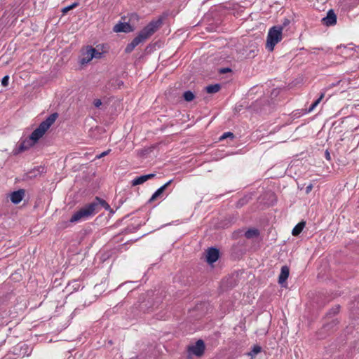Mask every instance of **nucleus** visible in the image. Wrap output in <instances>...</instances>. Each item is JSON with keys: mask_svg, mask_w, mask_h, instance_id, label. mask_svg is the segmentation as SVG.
Returning a JSON list of instances; mask_svg holds the SVG:
<instances>
[{"mask_svg": "<svg viewBox=\"0 0 359 359\" xmlns=\"http://www.w3.org/2000/svg\"><path fill=\"white\" fill-rule=\"evenodd\" d=\"M57 118V114H50L45 121L41 122L39 126L35 129L30 136L22 140L17 150L14 151V154H18L25 150L29 149L34 146L40 138H41L49 128L54 123Z\"/></svg>", "mask_w": 359, "mask_h": 359, "instance_id": "1", "label": "nucleus"}, {"mask_svg": "<svg viewBox=\"0 0 359 359\" xmlns=\"http://www.w3.org/2000/svg\"><path fill=\"white\" fill-rule=\"evenodd\" d=\"M161 25L162 20L161 18L150 22L133 41L138 46L156 32Z\"/></svg>", "mask_w": 359, "mask_h": 359, "instance_id": "2", "label": "nucleus"}, {"mask_svg": "<svg viewBox=\"0 0 359 359\" xmlns=\"http://www.w3.org/2000/svg\"><path fill=\"white\" fill-rule=\"evenodd\" d=\"M96 212H97V204L91 203L74 212L69 222L74 223L87 219L90 217L94 215Z\"/></svg>", "mask_w": 359, "mask_h": 359, "instance_id": "3", "label": "nucleus"}, {"mask_svg": "<svg viewBox=\"0 0 359 359\" xmlns=\"http://www.w3.org/2000/svg\"><path fill=\"white\" fill-rule=\"evenodd\" d=\"M283 26H273L269 29L266 48L269 51H273L275 46L282 40Z\"/></svg>", "mask_w": 359, "mask_h": 359, "instance_id": "4", "label": "nucleus"}, {"mask_svg": "<svg viewBox=\"0 0 359 359\" xmlns=\"http://www.w3.org/2000/svg\"><path fill=\"white\" fill-rule=\"evenodd\" d=\"M205 350V344L202 340H198L195 345L189 346L188 348L189 357L191 358L192 355L196 356H201Z\"/></svg>", "mask_w": 359, "mask_h": 359, "instance_id": "5", "label": "nucleus"}, {"mask_svg": "<svg viewBox=\"0 0 359 359\" xmlns=\"http://www.w3.org/2000/svg\"><path fill=\"white\" fill-rule=\"evenodd\" d=\"M94 48L87 47L86 50L82 53L80 62L82 65L87 64L93 59Z\"/></svg>", "mask_w": 359, "mask_h": 359, "instance_id": "6", "label": "nucleus"}, {"mask_svg": "<svg viewBox=\"0 0 359 359\" xmlns=\"http://www.w3.org/2000/svg\"><path fill=\"white\" fill-rule=\"evenodd\" d=\"M322 21L327 26L335 25L337 22V15L333 10H330L327 13V16L323 18Z\"/></svg>", "mask_w": 359, "mask_h": 359, "instance_id": "7", "label": "nucleus"}, {"mask_svg": "<svg viewBox=\"0 0 359 359\" xmlns=\"http://www.w3.org/2000/svg\"><path fill=\"white\" fill-rule=\"evenodd\" d=\"M219 258V250L216 248H209L207 251L206 259L209 264L215 262Z\"/></svg>", "mask_w": 359, "mask_h": 359, "instance_id": "8", "label": "nucleus"}, {"mask_svg": "<svg viewBox=\"0 0 359 359\" xmlns=\"http://www.w3.org/2000/svg\"><path fill=\"white\" fill-rule=\"evenodd\" d=\"M25 194V191L24 189H19L18 191H13L10 195L11 201L14 204H18L23 199Z\"/></svg>", "mask_w": 359, "mask_h": 359, "instance_id": "9", "label": "nucleus"}, {"mask_svg": "<svg viewBox=\"0 0 359 359\" xmlns=\"http://www.w3.org/2000/svg\"><path fill=\"white\" fill-rule=\"evenodd\" d=\"M115 32H130L133 31L132 26L127 22H120L114 27Z\"/></svg>", "mask_w": 359, "mask_h": 359, "instance_id": "10", "label": "nucleus"}, {"mask_svg": "<svg viewBox=\"0 0 359 359\" xmlns=\"http://www.w3.org/2000/svg\"><path fill=\"white\" fill-rule=\"evenodd\" d=\"M154 176H155V174H148V175H141L140 177L135 178L132 181L131 184L133 186L140 185V184L144 183L147 180L152 179Z\"/></svg>", "mask_w": 359, "mask_h": 359, "instance_id": "11", "label": "nucleus"}, {"mask_svg": "<svg viewBox=\"0 0 359 359\" xmlns=\"http://www.w3.org/2000/svg\"><path fill=\"white\" fill-rule=\"evenodd\" d=\"M289 268L287 266H282L280 273L278 277V283L280 284L285 283L289 276Z\"/></svg>", "mask_w": 359, "mask_h": 359, "instance_id": "12", "label": "nucleus"}, {"mask_svg": "<svg viewBox=\"0 0 359 359\" xmlns=\"http://www.w3.org/2000/svg\"><path fill=\"white\" fill-rule=\"evenodd\" d=\"M92 203H97V208L99 206L103 207L105 210H109L111 214L114 213L113 210L110 208L109 205L99 197L95 198V201H93Z\"/></svg>", "mask_w": 359, "mask_h": 359, "instance_id": "13", "label": "nucleus"}, {"mask_svg": "<svg viewBox=\"0 0 359 359\" xmlns=\"http://www.w3.org/2000/svg\"><path fill=\"white\" fill-rule=\"evenodd\" d=\"M306 225L305 222H300L298 223L292 229V233L293 236H297L302 231L303 229L304 228Z\"/></svg>", "mask_w": 359, "mask_h": 359, "instance_id": "14", "label": "nucleus"}, {"mask_svg": "<svg viewBox=\"0 0 359 359\" xmlns=\"http://www.w3.org/2000/svg\"><path fill=\"white\" fill-rule=\"evenodd\" d=\"M221 87L219 84H214L208 86L205 88L208 93H215L220 90Z\"/></svg>", "mask_w": 359, "mask_h": 359, "instance_id": "15", "label": "nucleus"}, {"mask_svg": "<svg viewBox=\"0 0 359 359\" xmlns=\"http://www.w3.org/2000/svg\"><path fill=\"white\" fill-rule=\"evenodd\" d=\"M165 191V187H161L151 197L149 201H154L156 198H158Z\"/></svg>", "mask_w": 359, "mask_h": 359, "instance_id": "16", "label": "nucleus"}, {"mask_svg": "<svg viewBox=\"0 0 359 359\" xmlns=\"http://www.w3.org/2000/svg\"><path fill=\"white\" fill-rule=\"evenodd\" d=\"M259 235V231L257 229H249L245 233V236L247 238H252L253 237L257 236Z\"/></svg>", "mask_w": 359, "mask_h": 359, "instance_id": "17", "label": "nucleus"}, {"mask_svg": "<svg viewBox=\"0 0 359 359\" xmlns=\"http://www.w3.org/2000/svg\"><path fill=\"white\" fill-rule=\"evenodd\" d=\"M325 97V93H322L319 97V98L316 100L312 104L311 106L310 107L309 109V111L311 112L316 107L317 105L320 102V101L323 100V98Z\"/></svg>", "mask_w": 359, "mask_h": 359, "instance_id": "18", "label": "nucleus"}, {"mask_svg": "<svg viewBox=\"0 0 359 359\" xmlns=\"http://www.w3.org/2000/svg\"><path fill=\"white\" fill-rule=\"evenodd\" d=\"M183 97L186 101L191 102L194 99L195 95L191 91L189 90L184 93Z\"/></svg>", "mask_w": 359, "mask_h": 359, "instance_id": "19", "label": "nucleus"}, {"mask_svg": "<svg viewBox=\"0 0 359 359\" xmlns=\"http://www.w3.org/2000/svg\"><path fill=\"white\" fill-rule=\"evenodd\" d=\"M260 352H261V347L259 346H254L251 352L249 353V355H251L252 357H253Z\"/></svg>", "mask_w": 359, "mask_h": 359, "instance_id": "20", "label": "nucleus"}, {"mask_svg": "<svg viewBox=\"0 0 359 359\" xmlns=\"http://www.w3.org/2000/svg\"><path fill=\"white\" fill-rule=\"evenodd\" d=\"M94 50H95V53H93V58H95V59L100 58L102 57V52L100 51L98 46H97L96 48H94Z\"/></svg>", "mask_w": 359, "mask_h": 359, "instance_id": "21", "label": "nucleus"}, {"mask_svg": "<svg viewBox=\"0 0 359 359\" xmlns=\"http://www.w3.org/2000/svg\"><path fill=\"white\" fill-rule=\"evenodd\" d=\"M77 6V4L74 3L69 6H67V7H65L63 9H62V13H67L69 11H70L71 9L75 8L76 6Z\"/></svg>", "mask_w": 359, "mask_h": 359, "instance_id": "22", "label": "nucleus"}, {"mask_svg": "<svg viewBox=\"0 0 359 359\" xmlns=\"http://www.w3.org/2000/svg\"><path fill=\"white\" fill-rule=\"evenodd\" d=\"M110 151H111V149H108V150H107L105 151H103L100 154L97 155L95 158H97V159H100V158H101L108 155L110 153Z\"/></svg>", "mask_w": 359, "mask_h": 359, "instance_id": "23", "label": "nucleus"}, {"mask_svg": "<svg viewBox=\"0 0 359 359\" xmlns=\"http://www.w3.org/2000/svg\"><path fill=\"white\" fill-rule=\"evenodd\" d=\"M135 48V46L133 44H132V43H130L129 44H128V46L126 48V52L130 53L133 50V49Z\"/></svg>", "mask_w": 359, "mask_h": 359, "instance_id": "24", "label": "nucleus"}, {"mask_svg": "<svg viewBox=\"0 0 359 359\" xmlns=\"http://www.w3.org/2000/svg\"><path fill=\"white\" fill-rule=\"evenodd\" d=\"M8 80H9L8 76H5L4 77H3V79L1 80L2 86H7L8 85Z\"/></svg>", "mask_w": 359, "mask_h": 359, "instance_id": "25", "label": "nucleus"}, {"mask_svg": "<svg viewBox=\"0 0 359 359\" xmlns=\"http://www.w3.org/2000/svg\"><path fill=\"white\" fill-rule=\"evenodd\" d=\"M102 102L101 100H100V99H95L93 101V104L97 108L100 107L102 105Z\"/></svg>", "mask_w": 359, "mask_h": 359, "instance_id": "26", "label": "nucleus"}, {"mask_svg": "<svg viewBox=\"0 0 359 359\" xmlns=\"http://www.w3.org/2000/svg\"><path fill=\"white\" fill-rule=\"evenodd\" d=\"M290 24V20L289 19L285 18L280 26H283V29L284 27L288 26Z\"/></svg>", "mask_w": 359, "mask_h": 359, "instance_id": "27", "label": "nucleus"}, {"mask_svg": "<svg viewBox=\"0 0 359 359\" xmlns=\"http://www.w3.org/2000/svg\"><path fill=\"white\" fill-rule=\"evenodd\" d=\"M233 133L230 132L225 133L222 135V136L220 137V140H224L228 137H233Z\"/></svg>", "mask_w": 359, "mask_h": 359, "instance_id": "28", "label": "nucleus"}, {"mask_svg": "<svg viewBox=\"0 0 359 359\" xmlns=\"http://www.w3.org/2000/svg\"><path fill=\"white\" fill-rule=\"evenodd\" d=\"M313 189V185L311 184L306 188V194H309Z\"/></svg>", "mask_w": 359, "mask_h": 359, "instance_id": "29", "label": "nucleus"}, {"mask_svg": "<svg viewBox=\"0 0 359 359\" xmlns=\"http://www.w3.org/2000/svg\"><path fill=\"white\" fill-rule=\"evenodd\" d=\"M171 182H172V180H170L167 183H165L164 185H163L162 187H165V189L171 184Z\"/></svg>", "mask_w": 359, "mask_h": 359, "instance_id": "30", "label": "nucleus"}, {"mask_svg": "<svg viewBox=\"0 0 359 359\" xmlns=\"http://www.w3.org/2000/svg\"><path fill=\"white\" fill-rule=\"evenodd\" d=\"M337 324V322L336 320H333L332 323H331V327H332L333 326H335Z\"/></svg>", "mask_w": 359, "mask_h": 359, "instance_id": "31", "label": "nucleus"}, {"mask_svg": "<svg viewBox=\"0 0 359 359\" xmlns=\"http://www.w3.org/2000/svg\"><path fill=\"white\" fill-rule=\"evenodd\" d=\"M229 71H230V69H222L221 72H222V73H225V72H229Z\"/></svg>", "mask_w": 359, "mask_h": 359, "instance_id": "32", "label": "nucleus"}, {"mask_svg": "<svg viewBox=\"0 0 359 359\" xmlns=\"http://www.w3.org/2000/svg\"><path fill=\"white\" fill-rule=\"evenodd\" d=\"M339 309V306H337V308H335V309H334V313H338Z\"/></svg>", "mask_w": 359, "mask_h": 359, "instance_id": "33", "label": "nucleus"}, {"mask_svg": "<svg viewBox=\"0 0 359 359\" xmlns=\"http://www.w3.org/2000/svg\"><path fill=\"white\" fill-rule=\"evenodd\" d=\"M132 44H133L135 46V47H136L137 46V44H136L133 41H131Z\"/></svg>", "mask_w": 359, "mask_h": 359, "instance_id": "34", "label": "nucleus"}, {"mask_svg": "<svg viewBox=\"0 0 359 359\" xmlns=\"http://www.w3.org/2000/svg\"><path fill=\"white\" fill-rule=\"evenodd\" d=\"M330 327V324L326 325L325 326V328H327V327Z\"/></svg>", "mask_w": 359, "mask_h": 359, "instance_id": "35", "label": "nucleus"}, {"mask_svg": "<svg viewBox=\"0 0 359 359\" xmlns=\"http://www.w3.org/2000/svg\"><path fill=\"white\" fill-rule=\"evenodd\" d=\"M326 155H327V158L330 156V154H329V153H328V152H327Z\"/></svg>", "mask_w": 359, "mask_h": 359, "instance_id": "36", "label": "nucleus"}]
</instances>
